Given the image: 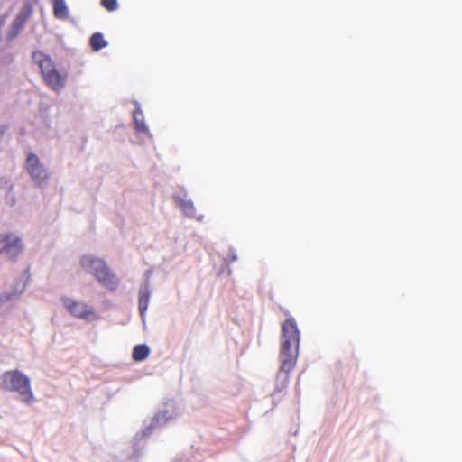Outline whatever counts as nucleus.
Returning <instances> with one entry per match:
<instances>
[{
  "mask_svg": "<svg viewBox=\"0 0 462 462\" xmlns=\"http://www.w3.org/2000/svg\"><path fill=\"white\" fill-rule=\"evenodd\" d=\"M32 59L39 67L43 80L50 88L58 92L65 87L68 75L60 73L57 69L49 55L40 51H35L32 52Z\"/></svg>",
  "mask_w": 462,
  "mask_h": 462,
  "instance_id": "nucleus-2",
  "label": "nucleus"
},
{
  "mask_svg": "<svg viewBox=\"0 0 462 462\" xmlns=\"http://www.w3.org/2000/svg\"><path fill=\"white\" fill-rule=\"evenodd\" d=\"M93 275L103 286L107 287L109 290H115L117 286V280L110 272L106 263L95 271Z\"/></svg>",
  "mask_w": 462,
  "mask_h": 462,
  "instance_id": "nucleus-8",
  "label": "nucleus"
},
{
  "mask_svg": "<svg viewBox=\"0 0 462 462\" xmlns=\"http://www.w3.org/2000/svg\"><path fill=\"white\" fill-rule=\"evenodd\" d=\"M25 169L32 180L37 185L43 184L50 177L48 170L35 153L30 152L27 155Z\"/></svg>",
  "mask_w": 462,
  "mask_h": 462,
  "instance_id": "nucleus-4",
  "label": "nucleus"
},
{
  "mask_svg": "<svg viewBox=\"0 0 462 462\" xmlns=\"http://www.w3.org/2000/svg\"><path fill=\"white\" fill-rule=\"evenodd\" d=\"M103 6L109 12H113L117 9L118 2H101Z\"/></svg>",
  "mask_w": 462,
  "mask_h": 462,
  "instance_id": "nucleus-17",
  "label": "nucleus"
},
{
  "mask_svg": "<svg viewBox=\"0 0 462 462\" xmlns=\"http://www.w3.org/2000/svg\"><path fill=\"white\" fill-rule=\"evenodd\" d=\"M32 14V7L29 4L25 5L24 8L16 15L11 27L6 33V39L13 41L21 32L25 22Z\"/></svg>",
  "mask_w": 462,
  "mask_h": 462,
  "instance_id": "nucleus-7",
  "label": "nucleus"
},
{
  "mask_svg": "<svg viewBox=\"0 0 462 462\" xmlns=\"http://www.w3.org/2000/svg\"><path fill=\"white\" fill-rule=\"evenodd\" d=\"M81 266L88 273L94 274V272L98 268L104 266L106 262L102 259L96 258L90 255H85L81 258Z\"/></svg>",
  "mask_w": 462,
  "mask_h": 462,
  "instance_id": "nucleus-10",
  "label": "nucleus"
},
{
  "mask_svg": "<svg viewBox=\"0 0 462 462\" xmlns=\"http://www.w3.org/2000/svg\"><path fill=\"white\" fill-rule=\"evenodd\" d=\"M133 116L136 131L144 134L148 133V128L144 123V116L142 111L137 108L134 111Z\"/></svg>",
  "mask_w": 462,
  "mask_h": 462,
  "instance_id": "nucleus-13",
  "label": "nucleus"
},
{
  "mask_svg": "<svg viewBox=\"0 0 462 462\" xmlns=\"http://www.w3.org/2000/svg\"><path fill=\"white\" fill-rule=\"evenodd\" d=\"M93 275L103 286L107 287L109 290H115L117 286V280L110 272L106 263L95 271Z\"/></svg>",
  "mask_w": 462,
  "mask_h": 462,
  "instance_id": "nucleus-9",
  "label": "nucleus"
},
{
  "mask_svg": "<svg viewBox=\"0 0 462 462\" xmlns=\"http://www.w3.org/2000/svg\"><path fill=\"white\" fill-rule=\"evenodd\" d=\"M23 250L22 241L17 236L8 234L2 238V253H5L8 258L17 257Z\"/></svg>",
  "mask_w": 462,
  "mask_h": 462,
  "instance_id": "nucleus-6",
  "label": "nucleus"
},
{
  "mask_svg": "<svg viewBox=\"0 0 462 462\" xmlns=\"http://www.w3.org/2000/svg\"><path fill=\"white\" fill-rule=\"evenodd\" d=\"M28 280H29V274H28V273H25L22 277H20V279L18 280V282L16 283L14 291L13 292L9 293L7 295V298L11 299L13 296L20 295L21 293H23V291L25 290Z\"/></svg>",
  "mask_w": 462,
  "mask_h": 462,
  "instance_id": "nucleus-15",
  "label": "nucleus"
},
{
  "mask_svg": "<svg viewBox=\"0 0 462 462\" xmlns=\"http://www.w3.org/2000/svg\"><path fill=\"white\" fill-rule=\"evenodd\" d=\"M53 14L57 19L66 20L69 18V10L66 2H54Z\"/></svg>",
  "mask_w": 462,
  "mask_h": 462,
  "instance_id": "nucleus-14",
  "label": "nucleus"
},
{
  "mask_svg": "<svg viewBox=\"0 0 462 462\" xmlns=\"http://www.w3.org/2000/svg\"><path fill=\"white\" fill-rule=\"evenodd\" d=\"M107 44V41L105 40L104 35L101 32L93 33L89 39V45L94 51H100L106 47Z\"/></svg>",
  "mask_w": 462,
  "mask_h": 462,
  "instance_id": "nucleus-11",
  "label": "nucleus"
},
{
  "mask_svg": "<svg viewBox=\"0 0 462 462\" xmlns=\"http://www.w3.org/2000/svg\"><path fill=\"white\" fill-rule=\"evenodd\" d=\"M150 299V292L148 288H143L140 290L139 292V310L141 314H143L147 308Z\"/></svg>",
  "mask_w": 462,
  "mask_h": 462,
  "instance_id": "nucleus-16",
  "label": "nucleus"
},
{
  "mask_svg": "<svg viewBox=\"0 0 462 462\" xmlns=\"http://www.w3.org/2000/svg\"><path fill=\"white\" fill-rule=\"evenodd\" d=\"M150 354V348L146 345H136L132 353V358L134 361L140 362L148 357Z\"/></svg>",
  "mask_w": 462,
  "mask_h": 462,
  "instance_id": "nucleus-12",
  "label": "nucleus"
},
{
  "mask_svg": "<svg viewBox=\"0 0 462 462\" xmlns=\"http://www.w3.org/2000/svg\"><path fill=\"white\" fill-rule=\"evenodd\" d=\"M3 382L6 389L18 393L22 402L31 404L34 401L30 379L21 372L10 371L5 373Z\"/></svg>",
  "mask_w": 462,
  "mask_h": 462,
  "instance_id": "nucleus-3",
  "label": "nucleus"
},
{
  "mask_svg": "<svg viewBox=\"0 0 462 462\" xmlns=\"http://www.w3.org/2000/svg\"><path fill=\"white\" fill-rule=\"evenodd\" d=\"M62 301L67 310L76 318L88 319L95 314L93 308L86 302L75 301L69 298H64Z\"/></svg>",
  "mask_w": 462,
  "mask_h": 462,
  "instance_id": "nucleus-5",
  "label": "nucleus"
},
{
  "mask_svg": "<svg viewBox=\"0 0 462 462\" xmlns=\"http://www.w3.org/2000/svg\"><path fill=\"white\" fill-rule=\"evenodd\" d=\"M300 332L296 320L288 318L282 324L279 359L280 369L276 376L275 387L278 392L284 390L290 381L289 374L296 365L299 356Z\"/></svg>",
  "mask_w": 462,
  "mask_h": 462,
  "instance_id": "nucleus-1",
  "label": "nucleus"
},
{
  "mask_svg": "<svg viewBox=\"0 0 462 462\" xmlns=\"http://www.w3.org/2000/svg\"><path fill=\"white\" fill-rule=\"evenodd\" d=\"M5 200L7 203H9L11 206H13L15 203L14 197L12 193V187L10 188L8 193L5 196Z\"/></svg>",
  "mask_w": 462,
  "mask_h": 462,
  "instance_id": "nucleus-18",
  "label": "nucleus"
}]
</instances>
